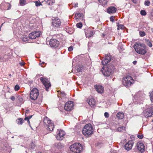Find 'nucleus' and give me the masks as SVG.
I'll list each match as a JSON object with an SVG mask.
<instances>
[{
  "label": "nucleus",
  "instance_id": "1",
  "mask_svg": "<svg viewBox=\"0 0 153 153\" xmlns=\"http://www.w3.org/2000/svg\"><path fill=\"white\" fill-rule=\"evenodd\" d=\"M133 47L139 54L145 55L147 52V48L144 44L137 43L134 45Z\"/></svg>",
  "mask_w": 153,
  "mask_h": 153
},
{
  "label": "nucleus",
  "instance_id": "2",
  "mask_svg": "<svg viewBox=\"0 0 153 153\" xmlns=\"http://www.w3.org/2000/svg\"><path fill=\"white\" fill-rule=\"evenodd\" d=\"M142 114L146 118L151 117L153 115V105L151 104L146 105L143 108Z\"/></svg>",
  "mask_w": 153,
  "mask_h": 153
},
{
  "label": "nucleus",
  "instance_id": "3",
  "mask_svg": "<svg viewBox=\"0 0 153 153\" xmlns=\"http://www.w3.org/2000/svg\"><path fill=\"white\" fill-rule=\"evenodd\" d=\"M93 131L92 125L88 123L84 126L82 129V133L86 137H90L92 134Z\"/></svg>",
  "mask_w": 153,
  "mask_h": 153
},
{
  "label": "nucleus",
  "instance_id": "4",
  "mask_svg": "<svg viewBox=\"0 0 153 153\" xmlns=\"http://www.w3.org/2000/svg\"><path fill=\"white\" fill-rule=\"evenodd\" d=\"M115 67L113 65H109L106 68H102V72L103 75L105 76H108L114 72Z\"/></svg>",
  "mask_w": 153,
  "mask_h": 153
},
{
  "label": "nucleus",
  "instance_id": "5",
  "mask_svg": "<svg viewBox=\"0 0 153 153\" xmlns=\"http://www.w3.org/2000/svg\"><path fill=\"white\" fill-rule=\"evenodd\" d=\"M134 82L133 78L130 76H126L123 78L122 83L126 87L130 86Z\"/></svg>",
  "mask_w": 153,
  "mask_h": 153
},
{
  "label": "nucleus",
  "instance_id": "6",
  "mask_svg": "<svg viewBox=\"0 0 153 153\" xmlns=\"http://www.w3.org/2000/svg\"><path fill=\"white\" fill-rule=\"evenodd\" d=\"M145 94L140 91L138 92L134 96V101L136 103L140 104L143 103V100L144 99Z\"/></svg>",
  "mask_w": 153,
  "mask_h": 153
},
{
  "label": "nucleus",
  "instance_id": "7",
  "mask_svg": "<svg viewBox=\"0 0 153 153\" xmlns=\"http://www.w3.org/2000/svg\"><path fill=\"white\" fill-rule=\"evenodd\" d=\"M70 149L73 152L79 153L82 150V147L80 143H76L71 145L70 147Z\"/></svg>",
  "mask_w": 153,
  "mask_h": 153
},
{
  "label": "nucleus",
  "instance_id": "8",
  "mask_svg": "<svg viewBox=\"0 0 153 153\" xmlns=\"http://www.w3.org/2000/svg\"><path fill=\"white\" fill-rule=\"evenodd\" d=\"M44 124L46 125V127L48 131L50 132L52 131L54 128V124L52 121L47 117L44 118L43 120Z\"/></svg>",
  "mask_w": 153,
  "mask_h": 153
},
{
  "label": "nucleus",
  "instance_id": "9",
  "mask_svg": "<svg viewBox=\"0 0 153 153\" xmlns=\"http://www.w3.org/2000/svg\"><path fill=\"white\" fill-rule=\"evenodd\" d=\"M39 94L38 90L36 88H33L31 91L29 96L32 100H35L38 98Z\"/></svg>",
  "mask_w": 153,
  "mask_h": 153
},
{
  "label": "nucleus",
  "instance_id": "10",
  "mask_svg": "<svg viewBox=\"0 0 153 153\" xmlns=\"http://www.w3.org/2000/svg\"><path fill=\"white\" fill-rule=\"evenodd\" d=\"M52 26L54 29H56L60 27L61 25V22L59 19L56 17L52 19Z\"/></svg>",
  "mask_w": 153,
  "mask_h": 153
},
{
  "label": "nucleus",
  "instance_id": "11",
  "mask_svg": "<svg viewBox=\"0 0 153 153\" xmlns=\"http://www.w3.org/2000/svg\"><path fill=\"white\" fill-rule=\"evenodd\" d=\"M40 80L45 86L46 91H48V89L51 86L49 81L48 80V79L43 77L40 78Z\"/></svg>",
  "mask_w": 153,
  "mask_h": 153
},
{
  "label": "nucleus",
  "instance_id": "12",
  "mask_svg": "<svg viewBox=\"0 0 153 153\" xmlns=\"http://www.w3.org/2000/svg\"><path fill=\"white\" fill-rule=\"evenodd\" d=\"M41 32L38 31H34L29 33V43L31 42L30 39H35L39 37L40 35Z\"/></svg>",
  "mask_w": 153,
  "mask_h": 153
},
{
  "label": "nucleus",
  "instance_id": "13",
  "mask_svg": "<svg viewBox=\"0 0 153 153\" xmlns=\"http://www.w3.org/2000/svg\"><path fill=\"white\" fill-rule=\"evenodd\" d=\"M74 106L73 102L71 101H69L65 103L64 108L66 111H70L73 108Z\"/></svg>",
  "mask_w": 153,
  "mask_h": 153
},
{
  "label": "nucleus",
  "instance_id": "14",
  "mask_svg": "<svg viewBox=\"0 0 153 153\" xmlns=\"http://www.w3.org/2000/svg\"><path fill=\"white\" fill-rule=\"evenodd\" d=\"M57 134L56 136V138L58 140H62L64 138V136L65 134V131L62 130H58L57 131Z\"/></svg>",
  "mask_w": 153,
  "mask_h": 153
},
{
  "label": "nucleus",
  "instance_id": "15",
  "mask_svg": "<svg viewBox=\"0 0 153 153\" xmlns=\"http://www.w3.org/2000/svg\"><path fill=\"white\" fill-rule=\"evenodd\" d=\"M49 44L51 47L56 48L58 47L59 43V41L56 39H51L49 41Z\"/></svg>",
  "mask_w": 153,
  "mask_h": 153
},
{
  "label": "nucleus",
  "instance_id": "16",
  "mask_svg": "<svg viewBox=\"0 0 153 153\" xmlns=\"http://www.w3.org/2000/svg\"><path fill=\"white\" fill-rule=\"evenodd\" d=\"M136 146L138 150L141 152H143L145 150L144 144L142 142H137Z\"/></svg>",
  "mask_w": 153,
  "mask_h": 153
},
{
  "label": "nucleus",
  "instance_id": "17",
  "mask_svg": "<svg viewBox=\"0 0 153 153\" xmlns=\"http://www.w3.org/2000/svg\"><path fill=\"white\" fill-rule=\"evenodd\" d=\"M111 56L110 54L105 55L103 59L102 60V63L103 65H105L109 62L111 60Z\"/></svg>",
  "mask_w": 153,
  "mask_h": 153
},
{
  "label": "nucleus",
  "instance_id": "18",
  "mask_svg": "<svg viewBox=\"0 0 153 153\" xmlns=\"http://www.w3.org/2000/svg\"><path fill=\"white\" fill-rule=\"evenodd\" d=\"M134 143V142L133 141H128L124 146L125 149L128 151L132 149Z\"/></svg>",
  "mask_w": 153,
  "mask_h": 153
},
{
  "label": "nucleus",
  "instance_id": "19",
  "mask_svg": "<svg viewBox=\"0 0 153 153\" xmlns=\"http://www.w3.org/2000/svg\"><path fill=\"white\" fill-rule=\"evenodd\" d=\"M94 87L96 91L98 93L102 94L104 92V88L102 85H95Z\"/></svg>",
  "mask_w": 153,
  "mask_h": 153
},
{
  "label": "nucleus",
  "instance_id": "20",
  "mask_svg": "<svg viewBox=\"0 0 153 153\" xmlns=\"http://www.w3.org/2000/svg\"><path fill=\"white\" fill-rule=\"evenodd\" d=\"M87 102L91 107L94 106L95 104L94 99L92 97H89L87 100Z\"/></svg>",
  "mask_w": 153,
  "mask_h": 153
},
{
  "label": "nucleus",
  "instance_id": "21",
  "mask_svg": "<svg viewBox=\"0 0 153 153\" xmlns=\"http://www.w3.org/2000/svg\"><path fill=\"white\" fill-rule=\"evenodd\" d=\"M116 10V8L113 6H111L108 7L107 10V12L109 14L114 13Z\"/></svg>",
  "mask_w": 153,
  "mask_h": 153
},
{
  "label": "nucleus",
  "instance_id": "22",
  "mask_svg": "<svg viewBox=\"0 0 153 153\" xmlns=\"http://www.w3.org/2000/svg\"><path fill=\"white\" fill-rule=\"evenodd\" d=\"M23 98L21 96L19 95L17 96L16 100L17 102L16 104V106H20L23 103Z\"/></svg>",
  "mask_w": 153,
  "mask_h": 153
},
{
  "label": "nucleus",
  "instance_id": "23",
  "mask_svg": "<svg viewBox=\"0 0 153 153\" xmlns=\"http://www.w3.org/2000/svg\"><path fill=\"white\" fill-rule=\"evenodd\" d=\"M6 6L7 7H8L7 8H3V9L5 10H8L10 9L11 8V5L10 4H9L8 3H2L0 5V6L1 8H2L1 9H2V8L3 7V6Z\"/></svg>",
  "mask_w": 153,
  "mask_h": 153
},
{
  "label": "nucleus",
  "instance_id": "24",
  "mask_svg": "<svg viewBox=\"0 0 153 153\" xmlns=\"http://www.w3.org/2000/svg\"><path fill=\"white\" fill-rule=\"evenodd\" d=\"M21 39L24 43H28L29 42V36L25 35Z\"/></svg>",
  "mask_w": 153,
  "mask_h": 153
},
{
  "label": "nucleus",
  "instance_id": "25",
  "mask_svg": "<svg viewBox=\"0 0 153 153\" xmlns=\"http://www.w3.org/2000/svg\"><path fill=\"white\" fill-rule=\"evenodd\" d=\"M16 122L19 125H22L24 122V120L22 118H19L16 120Z\"/></svg>",
  "mask_w": 153,
  "mask_h": 153
},
{
  "label": "nucleus",
  "instance_id": "26",
  "mask_svg": "<svg viewBox=\"0 0 153 153\" xmlns=\"http://www.w3.org/2000/svg\"><path fill=\"white\" fill-rule=\"evenodd\" d=\"M55 146L56 148L59 149L62 148L63 147L62 143H56L55 144Z\"/></svg>",
  "mask_w": 153,
  "mask_h": 153
},
{
  "label": "nucleus",
  "instance_id": "27",
  "mask_svg": "<svg viewBox=\"0 0 153 153\" xmlns=\"http://www.w3.org/2000/svg\"><path fill=\"white\" fill-rule=\"evenodd\" d=\"M76 70L77 72H78L79 74L80 73H82V71L83 70V68L82 66H77L76 67Z\"/></svg>",
  "mask_w": 153,
  "mask_h": 153
},
{
  "label": "nucleus",
  "instance_id": "28",
  "mask_svg": "<svg viewBox=\"0 0 153 153\" xmlns=\"http://www.w3.org/2000/svg\"><path fill=\"white\" fill-rule=\"evenodd\" d=\"M117 117L119 119H122L124 117V114L123 113H118L117 114Z\"/></svg>",
  "mask_w": 153,
  "mask_h": 153
},
{
  "label": "nucleus",
  "instance_id": "29",
  "mask_svg": "<svg viewBox=\"0 0 153 153\" xmlns=\"http://www.w3.org/2000/svg\"><path fill=\"white\" fill-rule=\"evenodd\" d=\"M47 3L49 5H52L55 3V0H45Z\"/></svg>",
  "mask_w": 153,
  "mask_h": 153
},
{
  "label": "nucleus",
  "instance_id": "30",
  "mask_svg": "<svg viewBox=\"0 0 153 153\" xmlns=\"http://www.w3.org/2000/svg\"><path fill=\"white\" fill-rule=\"evenodd\" d=\"M86 36L87 37H91L94 34V32L92 30H91L89 31L88 33L85 32Z\"/></svg>",
  "mask_w": 153,
  "mask_h": 153
},
{
  "label": "nucleus",
  "instance_id": "31",
  "mask_svg": "<svg viewBox=\"0 0 153 153\" xmlns=\"http://www.w3.org/2000/svg\"><path fill=\"white\" fill-rule=\"evenodd\" d=\"M145 41L147 45L149 47H151L152 46V44L151 42L149 39H145Z\"/></svg>",
  "mask_w": 153,
  "mask_h": 153
},
{
  "label": "nucleus",
  "instance_id": "32",
  "mask_svg": "<svg viewBox=\"0 0 153 153\" xmlns=\"http://www.w3.org/2000/svg\"><path fill=\"white\" fill-rule=\"evenodd\" d=\"M27 4L26 0H19V4L21 6H25Z\"/></svg>",
  "mask_w": 153,
  "mask_h": 153
},
{
  "label": "nucleus",
  "instance_id": "33",
  "mask_svg": "<svg viewBox=\"0 0 153 153\" xmlns=\"http://www.w3.org/2000/svg\"><path fill=\"white\" fill-rule=\"evenodd\" d=\"M125 129V127L123 126L119 127L116 129L117 131L118 132H121L124 130Z\"/></svg>",
  "mask_w": 153,
  "mask_h": 153
},
{
  "label": "nucleus",
  "instance_id": "34",
  "mask_svg": "<svg viewBox=\"0 0 153 153\" xmlns=\"http://www.w3.org/2000/svg\"><path fill=\"white\" fill-rule=\"evenodd\" d=\"M149 96L151 102H153V91H152L149 92Z\"/></svg>",
  "mask_w": 153,
  "mask_h": 153
},
{
  "label": "nucleus",
  "instance_id": "35",
  "mask_svg": "<svg viewBox=\"0 0 153 153\" xmlns=\"http://www.w3.org/2000/svg\"><path fill=\"white\" fill-rule=\"evenodd\" d=\"M28 112H29V110H27L26 111V112H25V117L24 118V120H27V122L28 123H29V116L28 115V116H27L26 114H28Z\"/></svg>",
  "mask_w": 153,
  "mask_h": 153
},
{
  "label": "nucleus",
  "instance_id": "36",
  "mask_svg": "<svg viewBox=\"0 0 153 153\" xmlns=\"http://www.w3.org/2000/svg\"><path fill=\"white\" fill-rule=\"evenodd\" d=\"M98 1L102 5H105L107 3V0H98Z\"/></svg>",
  "mask_w": 153,
  "mask_h": 153
},
{
  "label": "nucleus",
  "instance_id": "37",
  "mask_svg": "<svg viewBox=\"0 0 153 153\" xmlns=\"http://www.w3.org/2000/svg\"><path fill=\"white\" fill-rule=\"evenodd\" d=\"M82 13H78L75 14V18L76 19L80 18L82 16Z\"/></svg>",
  "mask_w": 153,
  "mask_h": 153
},
{
  "label": "nucleus",
  "instance_id": "38",
  "mask_svg": "<svg viewBox=\"0 0 153 153\" xmlns=\"http://www.w3.org/2000/svg\"><path fill=\"white\" fill-rule=\"evenodd\" d=\"M139 34L140 36L141 37H143L145 36L146 34L145 33L144 31L141 30L139 31Z\"/></svg>",
  "mask_w": 153,
  "mask_h": 153
},
{
  "label": "nucleus",
  "instance_id": "39",
  "mask_svg": "<svg viewBox=\"0 0 153 153\" xmlns=\"http://www.w3.org/2000/svg\"><path fill=\"white\" fill-rule=\"evenodd\" d=\"M82 26V24L81 22H79L76 24V26L79 28H81Z\"/></svg>",
  "mask_w": 153,
  "mask_h": 153
},
{
  "label": "nucleus",
  "instance_id": "40",
  "mask_svg": "<svg viewBox=\"0 0 153 153\" xmlns=\"http://www.w3.org/2000/svg\"><path fill=\"white\" fill-rule=\"evenodd\" d=\"M34 3H35L36 6L38 7L42 5V4L40 2H39L38 1H35L33 2Z\"/></svg>",
  "mask_w": 153,
  "mask_h": 153
},
{
  "label": "nucleus",
  "instance_id": "41",
  "mask_svg": "<svg viewBox=\"0 0 153 153\" xmlns=\"http://www.w3.org/2000/svg\"><path fill=\"white\" fill-rule=\"evenodd\" d=\"M20 89V87L18 84H16L14 87V90L15 91H18Z\"/></svg>",
  "mask_w": 153,
  "mask_h": 153
},
{
  "label": "nucleus",
  "instance_id": "42",
  "mask_svg": "<svg viewBox=\"0 0 153 153\" xmlns=\"http://www.w3.org/2000/svg\"><path fill=\"white\" fill-rule=\"evenodd\" d=\"M140 14L142 16H145L146 14V13L144 10H142L140 11Z\"/></svg>",
  "mask_w": 153,
  "mask_h": 153
},
{
  "label": "nucleus",
  "instance_id": "43",
  "mask_svg": "<svg viewBox=\"0 0 153 153\" xmlns=\"http://www.w3.org/2000/svg\"><path fill=\"white\" fill-rule=\"evenodd\" d=\"M35 147V144L33 143V142H32L31 143V145L30 147H29V148H31L32 149H34V148Z\"/></svg>",
  "mask_w": 153,
  "mask_h": 153
},
{
  "label": "nucleus",
  "instance_id": "44",
  "mask_svg": "<svg viewBox=\"0 0 153 153\" xmlns=\"http://www.w3.org/2000/svg\"><path fill=\"white\" fill-rule=\"evenodd\" d=\"M144 4L145 5L149 6L150 4V2L149 1H145Z\"/></svg>",
  "mask_w": 153,
  "mask_h": 153
},
{
  "label": "nucleus",
  "instance_id": "45",
  "mask_svg": "<svg viewBox=\"0 0 153 153\" xmlns=\"http://www.w3.org/2000/svg\"><path fill=\"white\" fill-rule=\"evenodd\" d=\"M137 137L139 139H141L143 138V134H137Z\"/></svg>",
  "mask_w": 153,
  "mask_h": 153
},
{
  "label": "nucleus",
  "instance_id": "46",
  "mask_svg": "<svg viewBox=\"0 0 153 153\" xmlns=\"http://www.w3.org/2000/svg\"><path fill=\"white\" fill-rule=\"evenodd\" d=\"M30 23H31V24H29V29H32L33 28H34L35 27L32 24V23L31 22Z\"/></svg>",
  "mask_w": 153,
  "mask_h": 153
},
{
  "label": "nucleus",
  "instance_id": "47",
  "mask_svg": "<svg viewBox=\"0 0 153 153\" xmlns=\"http://www.w3.org/2000/svg\"><path fill=\"white\" fill-rule=\"evenodd\" d=\"M109 114L108 112H105V113L104 116L105 118H107L108 117H109Z\"/></svg>",
  "mask_w": 153,
  "mask_h": 153
},
{
  "label": "nucleus",
  "instance_id": "48",
  "mask_svg": "<svg viewBox=\"0 0 153 153\" xmlns=\"http://www.w3.org/2000/svg\"><path fill=\"white\" fill-rule=\"evenodd\" d=\"M62 97H64L65 95L66 94L64 92H62L60 93Z\"/></svg>",
  "mask_w": 153,
  "mask_h": 153
},
{
  "label": "nucleus",
  "instance_id": "49",
  "mask_svg": "<svg viewBox=\"0 0 153 153\" xmlns=\"http://www.w3.org/2000/svg\"><path fill=\"white\" fill-rule=\"evenodd\" d=\"M110 20L111 21L114 22V19L113 16H111L110 18Z\"/></svg>",
  "mask_w": 153,
  "mask_h": 153
},
{
  "label": "nucleus",
  "instance_id": "50",
  "mask_svg": "<svg viewBox=\"0 0 153 153\" xmlns=\"http://www.w3.org/2000/svg\"><path fill=\"white\" fill-rule=\"evenodd\" d=\"M73 47L72 46H71L69 47L68 48V50L69 51H71L73 50Z\"/></svg>",
  "mask_w": 153,
  "mask_h": 153
},
{
  "label": "nucleus",
  "instance_id": "51",
  "mask_svg": "<svg viewBox=\"0 0 153 153\" xmlns=\"http://www.w3.org/2000/svg\"><path fill=\"white\" fill-rule=\"evenodd\" d=\"M25 149H26L25 151V152L26 153H28V152L29 151V148L27 146H26V147H24Z\"/></svg>",
  "mask_w": 153,
  "mask_h": 153
},
{
  "label": "nucleus",
  "instance_id": "52",
  "mask_svg": "<svg viewBox=\"0 0 153 153\" xmlns=\"http://www.w3.org/2000/svg\"><path fill=\"white\" fill-rule=\"evenodd\" d=\"M12 101H14L15 100V98L14 96H12L10 98Z\"/></svg>",
  "mask_w": 153,
  "mask_h": 153
},
{
  "label": "nucleus",
  "instance_id": "53",
  "mask_svg": "<svg viewBox=\"0 0 153 153\" xmlns=\"http://www.w3.org/2000/svg\"><path fill=\"white\" fill-rule=\"evenodd\" d=\"M19 63L21 66H23L25 64L24 62H20Z\"/></svg>",
  "mask_w": 153,
  "mask_h": 153
},
{
  "label": "nucleus",
  "instance_id": "54",
  "mask_svg": "<svg viewBox=\"0 0 153 153\" xmlns=\"http://www.w3.org/2000/svg\"><path fill=\"white\" fill-rule=\"evenodd\" d=\"M132 2L135 3V4H136L137 3V0H132Z\"/></svg>",
  "mask_w": 153,
  "mask_h": 153
},
{
  "label": "nucleus",
  "instance_id": "55",
  "mask_svg": "<svg viewBox=\"0 0 153 153\" xmlns=\"http://www.w3.org/2000/svg\"><path fill=\"white\" fill-rule=\"evenodd\" d=\"M133 64L135 65L137 63V61H134L133 62Z\"/></svg>",
  "mask_w": 153,
  "mask_h": 153
},
{
  "label": "nucleus",
  "instance_id": "56",
  "mask_svg": "<svg viewBox=\"0 0 153 153\" xmlns=\"http://www.w3.org/2000/svg\"><path fill=\"white\" fill-rule=\"evenodd\" d=\"M74 7H78V3H76L75 4H74Z\"/></svg>",
  "mask_w": 153,
  "mask_h": 153
},
{
  "label": "nucleus",
  "instance_id": "57",
  "mask_svg": "<svg viewBox=\"0 0 153 153\" xmlns=\"http://www.w3.org/2000/svg\"><path fill=\"white\" fill-rule=\"evenodd\" d=\"M52 153H61L59 152H53Z\"/></svg>",
  "mask_w": 153,
  "mask_h": 153
},
{
  "label": "nucleus",
  "instance_id": "58",
  "mask_svg": "<svg viewBox=\"0 0 153 153\" xmlns=\"http://www.w3.org/2000/svg\"><path fill=\"white\" fill-rule=\"evenodd\" d=\"M32 115H29V120L32 117Z\"/></svg>",
  "mask_w": 153,
  "mask_h": 153
},
{
  "label": "nucleus",
  "instance_id": "59",
  "mask_svg": "<svg viewBox=\"0 0 153 153\" xmlns=\"http://www.w3.org/2000/svg\"><path fill=\"white\" fill-rule=\"evenodd\" d=\"M90 43H90V42H89L88 43V47H89V46H90L89 45H90Z\"/></svg>",
  "mask_w": 153,
  "mask_h": 153
},
{
  "label": "nucleus",
  "instance_id": "60",
  "mask_svg": "<svg viewBox=\"0 0 153 153\" xmlns=\"http://www.w3.org/2000/svg\"><path fill=\"white\" fill-rule=\"evenodd\" d=\"M152 16H153V9L152 10Z\"/></svg>",
  "mask_w": 153,
  "mask_h": 153
},
{
  "label": "nucleus",
  "instance_id": "61",
  "mask_svg": "<svg viewBox=\"0 0 153 153\" xmlns=\"http://www.w3.org/2000/svg\"><path fill=\"white\" fill-rule=\"evenodd\" d=\"M4 24V23H3L1 24V26L0 27H1H1L3 25V24Z\"/></svg>",
  "mask_w": 153,
  "mask_h": 153
},
{
  "label": "nucleus",
  "instance_id": "62",
  "mask_svg": "<svg viewBox=\"0 0 153 153\" xmlns=\"http://www.w3.org/2000/svg\"><path fill=\"white\" fill-rule=\"evenodd\" d=\"M50 9H51V10H53V8H52V7H50Z\"/></svg>",
  "mask_w": 153,
  "mask_h": 153
},
{
  "label": "nucleus",
  "instance_id": "63",
  "mask_svg": "<svg viewBox=\"0 0 153 153\" xmlns=\"http://www.w3.org/2000/svg\"><path fill=\"white\" fill-rule=\"evenodd\" d=\"M29 84H31L32 83V82L29 81Z\"/></svg>",
  "mask_w": 153,
  "mask_h": 153
},
{
  "label": "nucleus",
  "instance_id": "64",
  "mask_svg": "<svg viewBox=\"0 0 153 153\" xmlns=\"http://www.w3.org/2000/svg\"><path fill=\"white\" fill-rule=\"evenodd\" d=\"M151 30L152 31V32H153V29H151Z\"/></svg>",
  "mask_w": 153,
  "mask_h": 153
}]
</instances>
